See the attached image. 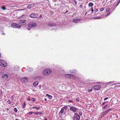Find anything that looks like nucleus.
I'll return each instance as SVG.
<instances>
[{
	"label": "nucleus",
	"mask_w": 120,
	"mask_h": 120,
	"mask_svg": "<svg viewBox=\"0 0 120 120\" xmlns=\"http://www.w3.org/2000/svg\"><path fill=\"white\" fill-rule=\"evenodd\" d=\"M67 109V108L66 106H65L61 108V110L59 112V114H62L64 112V109L66 110Z\"/></svg>",
	"instance_id": "obj_7"
},
{
	"label": "nucleus",
	"mask_w": 120,
	"mask_h": 120,
	"mask_svg": "<svg viewBox=\"0 0 120 120\" xmlns=\"http://www.w3.org/2000/svg\"><path fill=\"white\" fill-rule=\"evenodd\" d=\"M27 29H28V30H30V28H27Z\"/></svg>",
	"instance_id": "obj_47"
},
{
	"label": "nucleus",
	"mask_w": 120,
	"mask_h": 120,
	"mask_svg": "<svg viewBox=\"0 0 120 120\" xmlns=\"http://www.w3.org/2000/svg\"><path fill=\"white\" fill-rule=\"evenodd\" d=\"M92 8V9L91 10V11L92 12L91 13H93V11L94 10H93V9L92 8Z\"/></svg>",
	"instance_id": "obj_40"
},
{
	"label": "nucleus",
	"mask_w": 120,
	"mask_h": 120,
	"mask_svg": "<svg viewBox=\"0 0 120 120\" xmlns=\"http://www.w3.org/2000/svg\"><path fill=\"white\" fill-rule=\"evenodd\" d=\"M51 70L49 69H46L43 71V75L45 76H47L51 73Z\"/></svg>",
	"instance_id": "obj_1"
},
{
	"label": "nucleus",
	"mask_w": 120,
	"mask_h": 120,
	"mask_svg": "<svg viewBox=\"0 0 120 120\" xmlns=\"http://www.w3.org/2000/svg\"><path fill=\"white\" fill-rule=\"evenodd\" d=\"M109 8H107L106 9V11L107 12H109Z\"/></svg>",
	"instance_id": "obj_30"
},
{
	"label": "nucleus",
	"mask_w": 120,
	"mask_h": 120,
	"mask_svg": "<svg viewBox=\"0 0 120 120\" xmlns=\"http://www.w3.org/2000/svg\"><path fill=\"white\" fill-rule=\"evenodd\" d=\"M25 17H26V15H25Z\"/></svg>",
	"instance_id": "obj_60"
},
{
	"label": "nucleus",
	"mask_w": 120,
	"mask_h": 120,
	"mask_svg": "<svg viewBox=\"0 0 120 120\" xmlns=\"http://www.w3.org/2000/svg\"><path fill=\"white\" fill-rule=\"evenodd\" d=\"M32 108L33 109L37 108V109H39L40 108V107L38 108V107H33Z\"/></svg>",
	"instance_id": "obj_32"
},
{
	"label": "nucleus",
	"mask_w": 120,
	"mask_h": 120,
	"mask_svg": "<svg viewBox=\"0 0 120 120\" xmlns=\"http://www.w3.org/2000/svg\"><path fill=\"white\" fill-rule=\"evenodd\" d=\"M45 120H47V118H46L45 119Z\"/></svg>",
	"instance_id": "obj_52"
},
{
	"label": "nucleus",
	"mask_w": 120,
	"mask_h": 120,
	"mask_svg": "<svg viewBox=\"0 0 120 120\" xmlns=\"http://www.w3.org/2000/svg\"><path fill=\"white\" fill-rule=\"evenodd\" d=\"M8 77V75L7 74H4L3 75L1 78L3 80H6L7 79Z\"/></svg>",
	"instance_id": "obj_8"
},
{
	"label": "nucleus",
	"mask_w": 120,
	"mask_h": 120,
	"mask_svg": "<svg viewBox=\"0 0 120 120\" xmlns=\"http://www.w3.org/2000/svg\"><path fill=\"white\" fill-rule=\"evenodd\" d=\"M48 25L49 26H54L55 25V24L54 23L50 22L49 23H48Z\"/></svg>",
	"instance_id": "obj_15"
},
{
	"label": "nucleus",
	"mask_w": 120,
	"mask_h": 120,
	"mask_svg": "<svg viewBox=\"0 0 120 120\" xmlns=\"http://www.w3.org/2000/svg\"><path fill=\"white\" fill-rule=\"evenodd\" d=\"M70 71L72 73H75L76 72V71L75 70H70Z\"/></svg>",
	"instance_id": "obj_18"
},
{
	"label": "nucleus",
	"mask_w": 120,
	"mask_h": 120,
	"mask_svg": "<svg viewBox=\"0 0 120 120\" xmlns=\"http://www.w3.org/2000/svg\"><path fill=\"white\" fill-rule=\"evenodd\" d=\"M36 23L34 22H31L28 24V26L30 27H33L36 26Z\"/></svg>",
	"instance_id": "obj_3"
},
{
	"label": "nucleus",
	"mask_w": 120,
	"mask_h": 120,
	"mask_svg": "<svg viewBox=\"0 0 120 120\" xmlns=\"http://www.w3.org/2000/svg\"><path fill=\"white\" fill-rule=\"evenodd\" d=\"M31 8V5H29L27 6V8L28 9H30Z\"/></svg>",
	"instance_id": "obj_25"
},
{
	"label": "nucleus",
	"mask_w": 120,
	"mask_h": 120,
	"mask_svg": "<svg viewBox=\"0 0 120 120\" xmlns=\"http://www.w3.org/2000/svg\"><path fill=\"white\" fill-rule=\"evenodd\" d=\"M46 96L48 97V98L50 99H51L52 98V96L49 95L48 94H46Z\"/></svg>",
	"instance_id": "obj_14"
},
{
	"label": "nucleus",
	"mask_w": 120,
	"mask_h": 120,
	"mask_svg": "<svg viewBox=\"0 0 120 120\" xmlns=\"http://www.w3.org/2000/svg\"><path fill=\"white\" fill-rule=\"evenodd\" d=\"M14 111L16 113L17 112L18 110L17 109V108H15L14 109Z\"/></svg>",
	"instance_id": "obj_22"
},
{
	"label": "nucleus",
	"mask_w": 120,
	"mask_h": 120,
	"mask_svg": "<svg viewBox=\"0 0 120 120\" xmlns=\"http://www.w3.org/2000/svg\"><path fill=\"white\" fill-rule=\"evenodd\" d=\"M80 19H74L73 22L75 23H77L80 21Z\"/></svg>",
	"instance_id": "obj_10"
},
{
	"label": "nucleus",
	"mask_w": 120,
	"mask_h": 120,
	"mask_svg": "<svg viewBox=\"0 0 120 120\" xmlns=\"http://www.w3.org/2000/svg\"><path fill=\"white\" fill-rule=\"evenodd\" d=\"M111 109H109L108 110H107L106 111L104 112L103 113H105V115L107 113H108L111 110Z\"/></svg>",
	"instance_id": "obj_16"
},
{
	"label": "nucleus",
	"mask_w": 120,
	"mask_h": 120,
	"mask_svg": "<svg viewBox=\"0 0 120 120\" xmlns=\"http://www.w3.org/2000/svg\"><path fill=\"white\" fill-rule=\"evenodd\" d=\"M11 27L14 28H20L21 26L19 24H17L16 23H13L11 25Z\"/></svg>",
	"instance_id": "obj_5"
},
{
	"label": "nucleus",
	"mask_w": 120,
	"mask_h": 120,
	"mask_svg": "<svg viewBox=\"0 0 120 120\" xmlns=\"http://www.w3.org/2000/svg\"><path fill=\"white\" fill-rule=\"evenodd\" d=\"M88 90L89 92L91 91H92V89H90V90Z\"/></svg>",
	"instance_id": "obj_41"
},
{
	"label": "nucleus",
	"mask_w": 120,
	"mask_h": 120,
	"mask_svg": "<svg viewBox=\"0 0 120 120\" xmlns=\"http://www.w3.org/2000/svg\"><path fill=\"white\" fill-rule=\"evenodd\" d=\"M76 100L77 101H79V98H76Z\"/></svg>",
	"instance_id": "obj_37"
},
{
	"label": "nucleus",
	"mask_w": 120,
	"mask_h": 120,
	"mask_svg": "<svg viewBox=\"0 0 120 120\" xmlns=\"http://www.w3.org/2000/svg\"><path fill=\"white\" fill-rule=\"evenodd\" d=\"M1 56V54L0 53V57Z\"/></svg>",
	"instance_id": "obj_57"
},
{
	"label": "nucleus",
	"mask_w": 120,
	"mask_h": 120,
	"mask_svg": "<svg viewBox=\"0 0 120 120\" xmlns=\"http://www.w3.org/2000/svg\"><path fill=\"white\" fill-rule=\"evenodd\" d=\"M79 115H82V111H79Z\"/></svg>",
	"instance_id": "obj_28"
},
{
	"label": "nucleus",
	"mask_w": 120,
	"mask_h": 120,
	"mask_svg": "<svg viewBox=\"0 0 120 120\" xmlns=\"http://www.w3.org/2000/svg\"><path fill=\"white\" fill-rule=\"evenodd\" d=\"M71 77H72L73 78H74V79H76V78H77L74 75H71V76H70Z\"/></svg>",
	"instance_id": "obj_19"
},
{
	"label": "nucleus",
	"mask_w": 120,
	"mask_h": 120,
	"mask_svg": "<svg viewBox=\"0 0 120 120\" xmlns=\"http://www.w3.org/2000/svg\"><path fill=\"white\" fill-rule=\"evenodd\" d=\"M74 2H75V4H76V3H77L76 1L75 0H74Z\"/></svg>",
	"instance_id": "obj_49"
},
{
	"label": "nucleus",
	"mask_w": 120,
	"mask_h": 120,
	"mask_svg": "<svg viewBox=\"0 0 120 120\" xmlns=\"http://www.w3.org/2000/svg\"><path fill=\"white\" fill-rule=\"evenodd\" d=\"M68 102H72V101L71 100H68Z\"/></svg>",
	"instance_id": "obj_39"
},
{
	"label": "nucleus",
	"mask_w": 120,
	"mask_h": 120,
	"mask_svg": "<svg viewBox=\"0 0 120 120\" xmlns=\"http://www.w3.org/2000/svg\"><path fill=\"white\" fill-rule=\"evenodd\" d=\"M106 103V102H103V103L102 104V105H105Z\"/></svg>",
	"instance_id": "obj_44"
},
{
	"label": "nucleus",
	"mask_w": 120,
	"mask_h": 120,
	"mask_svg": "<svg viewBox=\"0 0 120 120\" xmlns=\"http://www.w3.org/2000/svg\"><path fill=\"white\" fill-rule=\"evenodd\" d=\"M6 110H7V111H8V109H8V108H6Z\"/></svg>",
	"instance_id": "obj_50"
},
{
	"label": "nucleus",
	"mask_w": 120,
	"mask_h": 120,
	"mask_svg": "<svg viewBox=\"0 0 120 120\" xmlns=\"http://www.w3.org/2000/svg\"><path fill=\"white\" fill-rule=\"evenodd\" d=\"M108 106V105H106L105 106L103 107L102 108L103 109H106L107 107Z\"/></svg>",
	"instance_id": "obj_24"
},
{
	"label": "nucleus",
	"mask_w": 120,
	"mask_h": 120,
	"mask_svg": "<svg viewBox=\"0 0 120 120\" xmlns=\"http://www.w3.org/2000/svg\"><path fill=\"white\" fill-rule=\"evenodd\" d=\"M77 109L73 106H72L70 108V110L74 112H76Z\"/></svg>",
	"instance_id": "obj_9"
},
{
	"label": "nucleus",
	"mask_w": 120,
	"mask_h": 120,
	"mask_svg": "<svg viewBox=\"0 0 120 120\" xmlns=\"http://www.w3.org/2000/svg\"><path fill=\"white\" fill-rule=\"evenodd\" d=\"M110 13H109L107 14L106 15V16H107L108 15H109L110 14Z\"/></svg>",
	"instance_id": "obj_42"
},
{
	"label": "nucleus",
	"mask_w": 120,
	"mask_h": 120,
	"mask_svg": "<svg viewBox=\"0 0 120 120\" xmlns=\"http://www.w3.org/2000/svg\"><path fill=\"white\" fill-rule=\"evenodd\" d=\"M108 99V97H106V98H105L104 99V101H105V100H106L107 99Z\"/></svg>",
	"instance_id": "obj_34"
},
{
	"label": "nucleus",
	"mask_w": 120,
	"mask_h": 120,
	"mask_svg": "<svg viewBox=\"0 0 120 120\" xmlns=\"http://www.w3.org/2000/svg\"><path fill=\"white\" fill-rule=\"evenodd\" d=\"M39 114H42V112H36L35 113V114L36 115H38Z\"/></svg>",
	"instance_id": "obj_21"
},
{
	"label": "nucleus",
	"mask_w": 120,
	"mask_h": 120,
	"mask_svg": "<svg viewBox=\"0 0 120 120\" xmlns=\"http://www.w3.org/2000/svg\"><path fill=\"white\" fill-rule=\"evenodd\" d=\"M22 120H24V119H23Z\"/></svg>",
	"instance_id": "obj_62"
},
{
	"label": "nucleus",
	"mask_w": 120,
	"mask_h": 120,
	"mask_svg": "<svg viewBox=\"0 0 120 120\" xmlns=\"http://www.w3.org/2000/svg\"><path fill=\"white\" fill-rule=\"evenodd\" d=\"M117 84H120V83H117Z\"/></svg>",
	"instance_id": "obj_59"
},
{
	"label": "nucleus",
	"mask_w": 120,
	"mask_h": 120,
	"mask_svg": "<svg viewBox=\"0 0 120 120\" xmlns=\"http://www.w3.org/2000/svg\"><path fill=\"white\" fill-rule=\"evenodd\" d=\"M45 100L46 101H47V100L45 98Z\"/></svg>",
	"instance_id": "obj_58"
},
{
	"label": "nucleus",
	"mask_w": 120,
	"mask_h": 120,
	"mask_svg": "<svg viewBox=\"0 0 120 120\" xmlns=\"http://www.w3.org/2000/svg\"><path fill=\"white\" fill-rule=\"evenodd\" d=\"M68 75V74H66L65 75L66 76V75ZM68 75H69V74H68Z\"/></svg>",
	"instance_id": "obj_48"
},
{
	"label": "nucleus",
	"mask_w": 120,
	"mask_h": 120,
	"mask_svg": "<svg viewBox=\"0 0 120 120\" xmlns=\"http://www.w3.org/2000/svg\"><path fill=\"white\" fill-rule=\"evenodd\" d=\"M33 113H34V112H30L29 113H28V114H31Z\"/></svg>",
	"instance_id": "obj_27"
},
{
	"label": "nucleus",
	"mask_w": 120,
	"mask_h": 120,
	"mask_svg": "<svg viewBox=\"0 0 120 120\" xmlns=\"http://www.w3.org/2000/svg\"><path fill=\"white\" fill-rule=\"evenodd\" d=\"M28 101H30V98H28Z\"/></svg>",
	"instance_id": "obj_46"
},
{
	"label": "nucleus",
	"mask_w": 120,
	"mask_h": 120,
	"mask_svg": "<svg viewBox=\"0 0 120 120\" xmlns=\"http://www.w3.org/2000/svg\"><path fill=\"white\" fill-rule=\"evenodd\" d=\"M100 18V17H94L93 18V19H98Z\"/></svg>",
	"instance_id": "obj_23"
},
{
	"label": "nucleus",
	"mask_w": 120,
	"mask_h": 120,
	"mask_svg": "<svg viewBox=\"0 0 120 120\" xmlns=\"http://www.w3.org/2000/svg\"><path fill=\"white\" fill-rule=\"evenodd\" d=\"M25 22V20H21L19 21V23L20 24H22V23H24Z\"/></svg>",
	"instance_id": "obj_17"
},
{
	"label": "nucleus",
	"mask_w": 120,
	"mask_h": 120,
	"mask_svg": "<svg viewBox=\"0 0 120 120\" xmlns=\"http://www.w3.org/2000/svg\"><path fill=\"white\" fill-rule=\"evenodd\" d=\"M82 5H80V8H82Z\"/></svg>",
	"instance_id": "obj_45"
},
{
	"label": "nucleus",
	"mask_w": 120,
	"mask_h": 120,
	"mask_svg": "<svg viewBox=\"0 0 120 120\" xmlns=\"http://www.w3.org/2000/svg\"><path fill=\"white\" fill-rule=\"evenodd\" d=\"M104 114H103V116Z\"/></svg>",
	"instance_id": "obj_61"
},
{
	"label": "nucleus",
	"mask_w": 120,
	"mask_h": 120,
	"mask_svg": "<svg viewBox=\"0 0 120 120\" xmlns=\"http://www.w3.org/2000/svg\"><path fill=\"white\" fill-rule=\"evenodd\" d=\"M94 11L95 12H97V11H98V9H95L94 10Z\"/></svg>",
	"instance_id": "obj_36"
},
{
	"label": "nucleus",
	"mask_w": 120,
	"mask_h": 120,
	"mask_svg": "<svg viewBox=\"0 0 120 120\" xmlns=\"http://www.w3.org/2000/svg\"><path fill=\"white\" fill-rule=\"evenodd\" d=\"M40 17H42V16H41V15L40 16Z\"/></svg>",
	"instance_id": "obj_55"
},
{
	"label": "nucleus",
	"mask_w": 120,
	"mask_h": 120,
	"mask_svg": "<svg viewBox=\"0 0 120 120\" xmlns=\"http://www.w3.org/2000/svg\"><path fill=\"white\" fill-rule=\"evenodd\" d=\"M2 8L3 10H5L6 9V8L5 7H2Z\"/></svg>",
	"instance_id": "obj_26"
},
{
	"label": "nucleus",
	"mask_w": 120,
	"mask_h": 120,
	"mask_svg": "<svg viewBox=\"0 0 120 120\" xmlns=\"http://www.w3.org/2000/svg\"><path fill=\"white\" fill-rule=\"evenodd\" d=\"M113 82H108V83H109L110 84H112V83H113Z\"/></svg>",
	"instance_id": "obj_35"
},
{
	"label": "nucleus",
	"mask_w": 120,
	"mask_h": 120,
	"mask_svg": "<svg viewBox=\"0 0 120 120\" xmlns=\"http://www.w3.org/2000/svg\"><path fill=\"white\" fill-rule=\"evenodd\" d=\"M38 82L37 81H36L34 82L33 83V85L35 87H36L38 85Z\"/></svg>",
	"instance_id": "obj_13"
},
{
	"label": "nucleus",
	"mask_w": 120,
	"mask_h": 120,
	"mask_svg": "<svg viewBox=\"0 0 120 120\" xmlns=\"http://www.w3.org/2000/svg\"><path fill=\"white\" fill-rule=\"evenodd\" d=\"M104 9L103 8H101L100 9V11H103L104 10Z\"/></svg>",
	"instance_id": "obj_29"
},
{
	"label": "nucleus",
	"mask_w": 120,
	"mask_h": 120,
	"mask_svg": "<svg viewBox=\"0 0 120 120\" xmlns=\"http://www.w3.org/2000/svg\"><path fill=\"white\" fill-rule=\"evenodd\" d=\"M120 87V85H118L117 86V87Z\"/></svg>",
	"instance_id": "obj_53"
},
{
	"label": "nucleus",
	"mask_w": 120,
	"mask_h": 120,
	"mask_svg": "<svg viewBox=\"0 0 120 120\" xmlns=\"http://www.w3.org/2000/svg\"><path fill=\"white\" fill-rule=\"evenodd\" d=\"M101 83L100 82H97V83Z\"/></svg>",
	"instance_id": "obj_56"
},
{
	"label": "nucleus",
	"mask_w": 120,
	"mask_h": 120,
	"mask_svg": "<svg viewBox=\"0 0 120 120\" xmlns=\"http://www.w3.org/2000/svg\"><path fill=\"white\" fill-rule=\"evenodd\" d=\"M120 0H119V1L118 2V4H117V5H118V4H119L120 3Z\"/></svg>",
	"instance_id": "obj_43"
},
{
	"label": "nucleus",
	"mask_w": 120,
	"mask_h": 120,
	"mask_svg": "<svg viewBox=\"0 0 120 120\" xmlns=\"http://www.w3.org/2000/svg\"><path fill=\"white\" fill-rule=\"evenodd\" d=\"M26 105L25 103V102H24V105L23 106V107L25 108V106H26Z\"/></svg>",
	"instance_id": "obj_31"
},
{
	"label": "nucleus",
	"mask_w": 120,
	"mask_h": 120,
	"mask_svg": "<svg viewBox=\"0 0 120 120\" xmlns=\"http://www.w3.org/2000/svg\"><path fill=\"white\" fill-rule=\"evenodd\" d=\"M27 78L26 77H25L22 79V80L24 82H26L27 81Z\"/></svg>",
	"instance_id": "obj_12"
},
{
	"label": "nucleus",
	"mask_w": 120,
	"mask_h": 120,
	"mask_svg": "<svg viewBox=\"0 0 120 120\" xmlns=\"http://www.w3.org/2000/svg\"><path fill=\"white\" fill-rule=\"evenodd\" d=\"M0 66L3 67H6L7 66V63L4 60H0Z\"/></svg>",
	"instance_id": "obj_2"
},
{
	"label": "nucleus",
	"mask_w": 120,
	"mask_h": 120,
	"mask_svg": "<svg viewBox=\"0 0 120 120\" xmlns=\"http://www.w3.org/2000/svg\"><path fill=\"white\" fill-rule=\"evenodd\" d=\"M68 12V11H66L65 12V13H67V12Z\"/></svg>",
	"instance_id": "obj_51"
},
{
	"label": "nucleus",
	"mask_w": 120,
	"mask_h": 120,
	"mask_svg": "<svg viewBox=\"0 0 120 120\" xmlns=\"http://www.w3.org/2000/svg\"><path fill=\"white\" fill-rule=\"evenodd\" d=\"M30 17L33 18H35L37 17L36 15L35 14H33L30 15Z\"/></svg>",
	"instance_id": "obj_11"
},
{
	"label": "nucleus",
	"mask_w": 120,
	"mask_h": 120,
	"mask_svg": "<svg viewBox=\"0 0 120 120\" xmlns=\"http://www.w3.org/2000/svg\"><path fill=\"white\" fill-rule=\"evenodd\" d=\"M32 101H35V99L34 98H33L32 99Z\"/></svg>",
	"instance_id": "obj_38"
},
{
	"label": "nucleus",
	"mask_w": 120,
	"mask_h": 120,
	"mask_svg": "<svg viewBox=\"0 0 120 120\" xmlns=\"http://www.w3.org/2000/svg\"><path fill=\"white\" fill-rule=\"evenodd\" d=\"M80 117V116L77 113L75 114L73 116V120H79Z\"/></svg>",
	"instance_id": "obj_4"
},
{
	"label": "nucleus",
	"mask_w": 120,
	"mask_h": 120,
	"mask_svg": "<svg viewBox=\"0 0 120 120\" xmlns=\"http://www.w3.org/2000/svg\"><path fill=\"white\" fill-rule=\"evenodd\" d=\"M88 5H89V7H90V6L92 7L93 5V4L91 2V3H89V4Z\"/></svg>",
	"instance_id": "obj_20"
},
{
	"label": "nucleus",
	"mask_w": 120,
	"mask_h": 120,
	"mask_svg": "<svg viewBox=\"0 0 120 120\" xmlns=\"http://www.w3.org/2000/svg\"><path fill=\"white\" fill-rule=\"evenodd\" d=\"M101 87V86L100 85H99L94 86L93 87V89L95 90H98Z\"/></svg>",
	"instance_id": "obj_6"
},
{
	"label": "nucleus",
	"mask_w": 120,
	"mask_h": 120,
	"mask_svg": "<svg viewBox=\"0 0 120 120\" xmlns=\"http://www.w3.org/2000/svg\"><path fill=\"white\" fill-rule=\"evenodd\" d=\"M87 13V12H86V13H85V15H86Z\"/></svg>",
	"instance_id": "obj_54"
},
{
	"label": "nucleus",
	"mask_w": 120,
	"mask_h": 120,
	"mask_svg": "<svg viewBox=\"0 0 120 120\" xmlns=\"http://www.w3.org/2000/svg\"><path fill=\"white\" fill-rule=\"evenodd\" d=\"M7 102L8 104H10L11 103L10 101L9 100H8L7 101Z\"/></svg>",
	"instance_id": "obj_33"
}]
</instances>
